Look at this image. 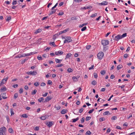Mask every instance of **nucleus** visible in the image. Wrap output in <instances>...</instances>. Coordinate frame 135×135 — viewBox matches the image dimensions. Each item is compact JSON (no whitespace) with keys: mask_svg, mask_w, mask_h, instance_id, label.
I'll return each instance as SVG.
<instances>
[{"mask_svg":"<svg viewBox=\"0 0 135 135\" xmlns=\"http://www.w3.org/2000/svg\"><path fill=\"white\" fill-rule=\"evenodd\" d=\"M126 36H127V33H124L122 35H120V36H121V39L125 37H126Z\"/></svg>","mask_w":135,"mask_h":135,"instance_id":"obj_26","label":"nucleus"},{"mask_svg":"<svg viewBox=\"0 0 135 135\" xmlns=\"http://www.w3.org/2000/svg\"><path fill=\"white\" fill-rule=\"evenodd\" d=\"M52 99V97H51L50 96H48L46 98L44 102H48L51 100Z\"/></svg>","mask_w":135,"mask_h":135,"instance_id":"obj_10","label":"nucleus"},{"mask_svg":"<svg viewBox=\"0 0 135 135\" xmlns=\"http://www.w3.org/2000/svg\"><path fill=\"white\" fill-rule=\"evenodd\" d=\"M18 94L17 93H16L15 94L14 96V98L15 99H16L18 97Z\"/></svg>","mask_w":135,"mask_h":135,"instance_id":"obj_34","label":"nucleus"},{"mask_svg":"<svg viewBox=\"0 0 135 135\" xmlns=\"http://www.w3.org/2000/svg\"><path fill=\"white\" fill-rule=\"evenodd\" d=\"M97 83L96 81L95 80L93 81L91 83L92 84L94 85H95Z\"/></svg>","mask_w":135,"mask_h":135,"instance_id":"obj_47","label":"nucleus"},{"mask_svg":"<svg viewBox=\"0 0 135 135\" xmlns=\"http://www.w3.org/2000/svg\"><path fill=\"white\" fill-rule=\"evenodd\" d=\"M91 134V132L89 131H88L85 134L86 135H90Z\"/></svg>","mask_w":135,"mask_h":135,"instance_id":"obj_38","label":"nucleus"},{"mask_svg":"<svg viewBox=\"0 0 135 135\" xmlns=\"http://www.w3.org/2000/svg\"><path fill=\"white\" fill-rule=\"evenodd\" d=\"M94 109H92L90 110L88 112V113L89 114L91 113L94 111Z\"/></svg>","mask_w":135,"mask_h":135,"instance_id":"obj_56","label":"nucleus"},{"mask_svg":"<svg viewBox=\"0 0 135 135\" xmlns=\"http://www.w3.org/2000/svg\"><path fill=\"white\" fill-rule=\"evenodd\" d=\"M41 29L39 28L36 31H35L34 33L35 34H37L41 32Z\"/></svg>","mask_w":135,"mask_h":135,"instance_id":"obj_20","label":"nucleus"},{"mask_svg":"<svg viewBox=\"0 0 135 135\" xmlns=\"http://www.w3.org/2000/svg\"><path fill=\"white\" fill-rule=\"evenodd\" d=\"M55 108H56V110H58L60 109L61 107L60 106H58L57 107H55Z\"/></svg>","mask_w":135,"mask_h":135,"instance_id":"obj_57","label":"nucleus"},{"mask_svg":"<svg viewBox=\"0 0 135 135\" xmlns=\"http://www.w3.org/2000/svg\"><path fill=\"white\" fill-rule=\"evenodd\" d=\"M48 117V116L47 115H45V116H41L40 118L42 120H45Z\"/></svg>","mask_w":135,"mask_h":135,"instance_id":"obj_12","label":"nucleus"},{"mask_svg":"<svg viewBox=\"0 0 135 135\" xmlns=\"http://www.w3.org/2000/svg\"><path fill=\"white\" fill-rule=\"evenodd\" d=\"M34 85L35 86H38L39 85V83L37 82H36L35 83H34Z\"/></svg>","mask_w":135,"mask_h":135,"instance_id":"obj_39","label":"nucleus"},{"mask_svg":"<svg viewBox=\"0 0 135 135\" xmlns=\"http://www.w3.org/2000/svg\"><path fill=\"white\" fill-rule=\"evenodd\" d=\"M44 100V99L43 97H41L38 99V101L39 102H43Z\"/></svg>","mask_w":135,"mask_h":135,"instance_id":"obj_24","label":"nucleus"},{"mask_svg":"<svg viewBox=\"0 0 135 135\" xmlns=\"http://www.w3.org/2000/svg\"><path fill=\"white\" fill-rule=\"evenodd\" d=\"M122 65H118V66L117 67V69L118 70H119V69L122 68Z\"/></svg>","mask_w":135,"mask_h":135,"instance_id":"obj_31","label":"nucleus"},{"mask_svg":"<svg viewBox=\"0 0 135 135\" xmlns=\"http://www.w3.org/2000/svg\"><path fill=\"white\" fill-rule=\"evenodd\" d=\"M97 15V13H95L94 14H92L90 16V17L92 18L96 16Z\"/></svg>","mask_w":135,"mask_h":135,"instance_id":"obj_30","label":"nucleus"},{"mask_svg":"<svg viewBox=\"0 0 135 135\" xmlns=\"http://www.w3.org/2000/svg\"><path fill=\"white\" fill-rule=\"evenodd\" d=\"M84 109L83 108H81L79 110V113H81L83 111V110Z\"/></svg>","mask_w":135,"mask_h":135,"instance_id":"obj_55","label":"nucleus"},{"mask_svg":"<svg viewBox=\"0 0 135 135\" xmlns=\"http://www.w3.org/2000/svg\"><path fill=\"white\" fill-rule=\"evenodd\" d=\"M57 4L58 3H57L51 9H54V8H55L56 7V6L57 5Z\"/></svg>","mask_w":135,"mask_h":135,"instance_id":"obj_58","label":"nucleus"},{"mask_svg":"<svg viewBox=\"0 0 135 135\" xmlns=\"http://www.w3.org/2000/svg\"><path fill=\"white\" fill-rule=\"evenodd\" d=\"M91 47V46L90 45H88L86 46V48L88 49H89Z\"/></svg>","mask_w":135,"mask_h":135,"instance_id":"obj_64","label":"nucleus"},{"mask_svg":"<svg viewBox=\"0 0 135 135\" xmlns=\"http://www.w3.org/2000/svg\"><path fill=\"white\" fill-rule=\"evenodd\" d=\"M42 57L41 56H38L37 57V59L39 60H42Z\"/></svg>","mask_w":135,"mask_h":135,"instance_id":"obj_62","label":"nucleus"},{"mask_svg":"<svg viewBox=\"0 0 135 135\" xmlns=\"http://www.w3.org/2000/svg\"><path fill=\"white\" fill-rule=\"evenodd\" d=\"M6 82V81H5V80H4V79H3L2 80L1 83H0V85H2L3 84H4Z\"/></svg>","mask_w":135,"mask_h":135,"instance_id":"obj_18","label":"nucleus"},{"mask_svg":"<svg viewBox=\"0 0 135 135\" xmlns=\"http://www.w3.org/2000/svg\"><path fill=\"white\" fill-rule=\"evenodd\" d=\"M87 23H83L82 25H80L79 26V27L80 28L82 27H83L84 26L86 25H87Z\"/></svg>","mask_w":135,"mask_h":135,"instance_id":"obj_45","label":"nucleus"},{"mask_svg":"<svg viewBox=\"0 0 135 135\" xmlns=\"http://www.w3.org/2000/svg\"><path fill=\"white\" fill-rule=\"evenodd\" d=\"M85 119V118L84 117H83L81 119V123H84Z\"/></svg>","mask_w":135,"mask_h":135,"instance_id":"obj_43","label":"nucleus"},{"mask_svg":"<svg viewBox=\"0 0 135 135\" xmlns=\"http://www.w3.org/2000/svg\"><path fill=\"white\" fill-rule=\"evenodd\" d=\"M79 119V118L78 117L76 118L75 119H72V122L73 123H75Z\"/></svg>","mask_w":135,"mask_h":135,"instance_id":"obj_22","label":"nucleus"},{"mask_svg":"<svg viewBox=\"0 0 135 135\" xmlns=\"http://www.w3.org/2000/svg\"><path fill=\"white\" fill-rule=\"evenodd\" d=\"M9 132L10 133H13V131L12 128H9L8 130Z\"/></svg>","mask_w":135,"mask_h":135,"instance_id":"obj_25","label":"nucleus"},{"mask_svg":"<svg viewBox=\"0 0 135 135\" xmlns=\"http://www.w3.org/2000/svg\"><path fill=\"white\" fill-rule=\"evenodd\" d=\"M59 34V33H58L54 35L53 36V39L54 40H55V39L58 37V36L60 35Z\"/></svg>","mask_w":135,"mask_h":135,"instance_id":"obj_11","label":"nucleus"},{"mask_svg":"<svg viewBox=\"0 0 135 135\" xmlns=\"http://www.w3.org/2000/svg\"><path fill=\"white\" fill-rule=\"evenodd\" d=\"M50 45H52L54 47L56 46L55 45V42H50Z\"/></svg>","mask_w":135,"mask_h":135,"instance_id":"obj_36","label":"nucleus"},{"mask_svg":"<svg viewBox=\"0 0 135 135\" xmlns=\"http://www.w3.org/2000/svg\"><path fill=\"white\" fill-rule=\"evenodd\" d=\"M8 78H9L8 76H7L6 77H4V78L3 79H4V80H5V81H6L8 79Z\"/></svg>","mask_w":135,"mask_h":135,"instance_id":"obj_63","label":"nucleus"},{"mask_svg":"<svg viewBox=\"0 0 135 135\" xmlns=\"http://www.w3.org/2000/svg\"><path fill=\"white\" fill-rule=\"evenodd\" d=\"M37 91L36 90H34L33 91H32L31 94L32 95H34L36 94V93Z\"/></svg>","mask_w":135,"mask_h":135,"instance_id":"obj_44","label":"nucleus"},{"mask_svg":"<svg viewBox=\"0 0 135 135\" xmlns=\"http://www.w3.org/2000/svg\"><path fill=\"white\" fill-rule=\"evenodd\" d=\"M67 110L66 109H62L61 111V113L62 114H64L66 113L67 112Z\"/></svg>","mask_w":135,"mask_h":135,"instance_id":"obj_17","label":"nucleus"},{"mask_svg":"<svg viewBox=\"0 0 135 135\" xmlns=\"http://www.w3.org/2000/svg\"><path fill=\"white\" fill-rule=\"evenodd\" d=\"M6 88L5 86H4L0 90L1 92H2L6 91Z\"/></svg>","mask_w":135,"mask_h":135,"instance_id":"obj_14","label":"nucleus"},{"mask_svg":"<svg viewBox=\"0 0 135 135\" xmlns=\"http://www.w3.org/2000/svg\"><path fill=\"white\" fill-rule=\"evenodd\" d=\"M6 119H7V122L8 123L9 122V117L8 116H6Z\"/></svg>","mask_w":135,"mask_h":135,"instance_id":"obj_52","label":"nucleus"},{"mask_svg":"<svg viewBox=\"0 0 135 135\" xmlns=\"http://www.w3.org/2000/svg\"><path fill=\"white\" fill-rule=\"evenodd\" d=\"M67 31V30H65L63 31H60L59 33H59V34L60 35L61 34H62V33H65Z\"/></svg>","mask_w":135,"mask_h":135,"instance_id":"obj_23","label":"nucleus"},{"mask_svg":"<svg viewBox=\"0 0 135 135\" xmlns=\"http://www.w3.org/2000/svg\"><path fill=\"white\" fill-rule=\"evenodd\" d=\"M13 5L16 4H17V1L16 0H13L12 2Z\"/></svg>","mask_w":135,"mask_h":135,"instance_id":"obj_51","label":"nucleus"},{"mask_svg":"<svg viewBox=\"0 0 135 135\" xmlns=\"http://www.w3.org/2000/svg\"><path fill=\"white\" fill-rule=\"evenodd\" d=\"M64 14V12L62 11H60L59 13L58 14V15L62 16Z\"/></svg>","mask_w":135,"mask_h":135,"instance_id":"obj_27","label":"nucleus"},{"mask_svg":"<svg viewBox=\"0 0 135 135\" xmlns=\"http://www.w3.org/2000/svg\"><path fill=\"white\" fill-rule=\"evenodd\" d=\"M86 28V26H85L83 27V28L81 29V31H85Z\"/></svg>","mask_w":135,"mask_h":135,"instance_id":"obj_53","label":"nucleus"},{"mask_svg":"<svg viewBox=\"0 0 135 135\" xmlns=\"http://www.w3.org/2000/svg\"><path fill=\"white\" fill-rule=\"evenodd\" d=\"M71 54L70 53H69L67 54L66 56V58L65 59H66L69 58L70 56L71 55Z\"/></svg>","mask_w":135,"mask_h":135,"instance_id":"obj_19","label":"nucleus"},{"mask_svg":"<svg viewBox=\"0 0 135 135\" xmlns=\"http://www.w3.org/2000/svg\"><path fill=\"white\" fill-rule=\"evenodd\" d=\"M94 77L95 78H97L98 77V75L96 73H94L93 74Z\"/></svg>","mask_w":135,"mask_h":135,"instance_id":"obj_46","label":"nucleus"},{"mask_svg":"<svg viewBox=\"0 0 135 135\" xmlns=\"http://www.w3.org/2000/svg\"><path fill=\"white\" fill-rule=\"evenodd\" d=\"M99 120L100 122H102L105 120V118L104 117H101L99 118Z\"/></svg>","mask_w":135,"mask_h":135,"instance_id":"obj_35","label":"nucleus"},{"mask_svg":"<svg viewBox=\"0 0 135 135\" xmlns=\"http://www.w3.org/2000/svg\"><path fill=\"white\" fill-rule=\"evenodd\" d=\"M22 117L23 118H27L28 117V116L26 114H23L22 115Z\"/></svg>","mask_w":135,"mask_h":135,"instance_id":"obj_37","label":"nucleus"},{"mask_svg":"<svg viewBox=\"0 0 135 135\" xmlns=\"http://www.w3.org/2000/svg\"><path fill=\"white\" fill-rule=\"evenodd\" d=\"M91 117H87L85 119V120L86 121L90 119Z\"/></svg>","mask_w":135,"mask_h":135,"instance_id":"obj_48","label":"nucleus"},{"mask_svg":"<svg viewBox=\"0 0 135 135\" xmlns=\"http://www.w3.org/2000/svg\"><path fill=\"white\" fill-rule=\"evenodd\" d=\"M51 12L49 14V15L50 16L53 14L54 13L56 12V9H51Z\"/></svg>","mask_w":135,"mask_h":135,"instance_id":"obj_16","label":"nucleus"},{"mask_svg":"<svg viewBox=\"0 0 135 135\" xmlns=\"http://www.w3.org/2000/svg\"><path fill=\"white\" fill-rule=\"evenodd\" d=\"M19 93L20 94H21L22 93L23 91V89L22 88H21L19 90Z\"/></svg>","mask_w":135,"mask_h":135,"instance_id":"obj_40","label":"nucleus"},{"mask_svg":"<svg viewBox=\"0 0 135 135\" xmlns=\"http://www.w3.org/2000/svg\"><path fill=\"white\" fill-rule=\"evenodd\" d=\"M120 35H118L117 36H115L114 39L116 41H118L119 39H121Z\"/></svg>","mask_w":135,"mask_h":135,"instance_id":"obj_8","label":"nucleus"},{"mask_svg":"<svg viewBox=\"0 0 135 135\" xmlns=\"http://www.w3.org/2000/svg\"><path fill=\"white\" fill-rule=\"evenodd\" d=\"M63 65L64 64H58L57 65H56L55 66L56 68L60 67L63 66Z\"/></svg>","mask_w":135,"mask_h":135,"instance_id":"obj_29","label":"nucleus"},{"mask_svg":"<svg viewBox=\"0 0 135 135\" xmlns=\"http://www.w3.org/2000/svg\"><path fill=\"white\" fill-rule=\"evenodd\" d=\"M77 18L76 17H71V20H76Z\"/></svg>","mask_w":135,"mask_h":135,"instance_id":"obj_60","label":"nucleus"},{"mask_svg":"<svg viewBox=\"0 0 135 135\" xmlns=\"http://www.w3.org/2000/svg\"><path fill=\"white\" fill-rule=\"evenodd\" d=\"M109 113V112L108 111H106L104 113L103 115H108V113Z\"/></svg>","mask_w":135,"mask_h":135,"instance_id":"obj_49","label":"nucleus"},{"mask_svg":"<svg viewBox=\"0 0 135 135\" xmlns=\"http://www.w3.org/2000/svg\"><path fill=\"white\" fill-rule=\"evenodd\" d=\"M6 131V129L5 127H3L0 128V135H4L5 132Z\"/></svg>","mask_w":135,"mask_h":135,"instance_id":"obj_1","label":"nucleus"},{"mask_svg":"<svg viewBox=\"0 0 135 135\" xmlns=\"http://www.w3.org/2000/svg\"><path fill=\"white\" fill-rule=\"evenodd\" d=\"M108 2L106 1H104L100 3H99V5H107L108 4Z\"/></svg>","mask_w":135,"mask_h":135,"instance_id":"obj_13","label":"nucleus"},{"mask_svg":"<svg viewBox=\"0 0 135 135\" xmlns=\"http://www.w3.org/2000/svg\"><path fill=\"white\" fill-rule=\"evenodd\" d=\"M52 83V81L50 80H49L48 81L47 84H51Z\"/></svg>","mask_w":135,"mask_h":135,"instance_id":"obj_59","label":"nucleus"},{"mask_svg":"<svg viewBox=\"0 0 135 135\" xmlns=\"http://www.w3.org/2000/svg\"><path fill=\"white\" fill-rule=\"evenodd\" d=\"M6 20L7 21L9 22L10 20H11V17L10 16H8L7 17H6Z\"/></svg>","mask_w":135,"mask_h":135,"instance_id":"obj_21","label":"nucleus"},{"mask_svg":"<svg viewBox=\"0 0 135 135\" xmlns=\"http://www.w3.org/2000/svg\"><path fill=\"white\" fill-rule=\"evenodd\" d=\"M72 41L71 37L69 36H67L65 38V39L64 41V43H68L71 42Z\"/></svg>","mask_w":135,"mask_h":135,"instance_id":"obj_2","label":"nucleus"},{"mask_svg":"<svg viewBox=\"0 0 135 135\" xmlns=\"http://www.w3.org/2000/svg\"><path fill=\"white\" fill-rule=\"evenodd\" d=\"M28 60V58H26L23 60L22 61L21 63L22 64H24L25 62L27 60Z\"/></svg>","mask_w":135,"mask_h":135,"instance_id":"obj_28","label":"nucleus"},{"mask_svg":"<svg viewBox=\"0 0 135 135\" xmlns=\"http://www.w3.org/2000/svg\"><path fill=\"white\" fill-rule=\"evenodd\" d=\"M62 60H59L57 58H55V61L56 63H58L59 64H60Z\"/></svg>","mask_w":135,"mask_h":135,"instance_id":"obj_15","label":"nucleus"},{"mask_svg":"<svg viewBox=\"0 0 135 135\" xmlns=\"http://www.w3.org/2000/svg\"><path fill=\"white\" fill-rule=\"evenodd\" d=\"M92 8V7L91 6H89L86 7H82L80 8V9L81 10H85L86 9H91Z\"/></svg>","mask_w":135,"mask_h":135,"instance_id":"obj_7","label":"nucleus"},{"mask_svg":"<svg viewBox=\"0 0 135 135\" xmlns=\"http://www.w3.org/2000/svg\"><path fill=\"white\" fill-rule=\"evenodd\" d=\"M28 75H31L32 76H34L37 74V72L36 71H28L26 73Z\"/></svg>","mask_w":135,"mask_h":135,"instance_id":"obj_4","label":"nucleus"},{"mask_svg":"<svg viewBox=\"0 0 135 135\" xmlns=\"http://www.w3.org/2000/svg\"><path fill=\"white\" fill-rule=\"evenodd\" d=\"M72 79L74 81H76L78 80V79H77V78L75 76H74L73 77Z\"/></svg>","mask_w":135,"mask_h":135,"instance_id":"obj_32","label":"nucleus"},{"mask_svg":"<svg viewBox=\"0 0 135 135\" xmlns=\"http://www.w3.org/2000/svg\"><path fill=\"white\" fill-rule=\"evenodd\" d=\"M102 45L104 46H105L109 44V41L108 40H102L101 41Z\"/></svg>","mask_w":135,"mask_h":135,"instance_id":"obj_5","label":"nucleus"},{"mask_svg":"<svg viewBox=\"0 0 135 135\" xmlns=\"http://www.w3.org/2000/svg\"><path fill=\"white\" fill-rule=\"evenodd\" d=\"M34 129L36 131H38L39 129V127L38 126H36L35 127Z\"/></svg>","mask_w":135,"mask_h":135,"instance_id":"obj_54","label":"nucleus"},{"mask_svg":"<svg viewBox=\"0 0 135 135\" xmlns=\"http://www.w3.org/2000/svg\"><path fill=\"white\" fill-rule=\"evenodd\" d=\"M100 73L102 75H104L105 73V70H103L100 71Z\"/></svg>","mask_w":135,"mask_h":135,"instance_id":"obj_33","label":"nucleus"},{"mask_svg":"<svg viewBox=\"0 0 135 135\" xmlns=\"http://www.w3.org/2000/svg\"><path fill=\"white\" fill-rule=\"evenodd\" d=\"M73 70L70 68H69L68 69V71L69 73H71L72 72Z\"/></svg>","mask_w":135,"mask_h":135,"instance_id":"obj_41","label":"nucleus"},{"mask_svg":"<svg viewBox=\"0 0 135 135\" xmlns=\"http://www.w3.org/2000/svg\"><path fill=\"white\" fill-rule=\"evenodd\" d=\"M58 53H59V54L62 55L63 53V52L62 51H58Z\"/></svg>","mask_w":135,"mask_h":135,"instance_id":"obj_61","label":"nucleus"},{"mask_svg":"<svg viewBox=\"0 0 135 135\" xmlns=\"http://www.w3.org/2000/svg\"><path fill=\"white\" fill-rule=\"evenodd\" d=\"M54 124L53 122L50 121L47 123L46 124L49 127H50Z\"/></svg>","mask_w":135,"mask_h":135,"instance_id":"obj_6","label":"nucleus"},{"mask_svg":"<svg viewBox=\"0 0 135 135\" xmlns=\"http://www.w3.org/2000/svg\"><path fill=\"white\" fill-rule=\"evenodd\" d=\"M94 65H91V67L89 68V70H91L92 69H94Z\"/></svg>","mask_w":135,"mask_h":135,"instance_id":"obj_50","label":"nucleus"},{"mask_svg":"<svg viewBox=\"0 0 135 135\" xmlns=\"http://www.w3.org/2000/svg\"><path fill=\"white\" fill-rule=\"evenodd\" d=\"M104 55V53L102 51H100L98 54L97 57L99 59L101 60L103 58Z\"/></svg>","mask_w":135,"mask_h":135,"instance_id":"obj_3","label":"nucleus"},{"mask_svg":"<svg viewBox=\"0 0 135 135\" xmlns=\"http://www.w3.org/2000/svg\"><path fill=\"white\" fill-rule=\"evenodd\" d=\"M117 119V117L116 116H114L112 117L111 118V119L112 120H115Z\"/></svg>","mask_w":135,"mask_h":135,"instance_id":"obj_42","label":"nucleus"},{"mask_svg":"<svg viewBox=\"0 0 135 135\" xmlns=\"http://www.w3.org/2000/svg\"><path fill=\"white\" fill-rule=\"evenodd\" d=\"M1 95L2 96V97L3 99H6L7 98L6 95V93H2L1 94Z\"/></svg>","mask_w":135,"mask_h":135,"instance_id":"obj_9","label":"nucleus"}]
</instances>
